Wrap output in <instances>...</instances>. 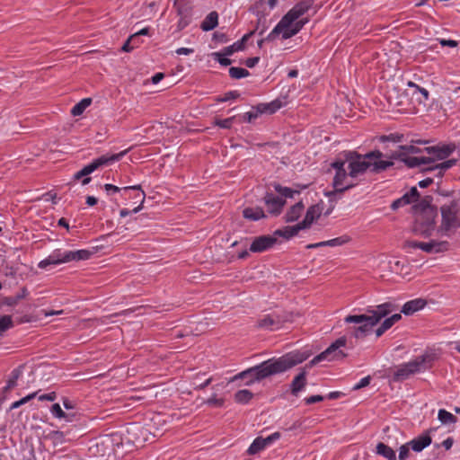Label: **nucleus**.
<instances>
[{"instance_id":"obj_1","label":"nucleus","mask_w":460,"mask_h":460,"mask_svg":"<svg viewBox=\"0 0 460 460\" xmlns=\"http://www.w3.org/2000/svg\"><path fill=\"white\" fill-rule=\"evenodd\" d=\"M308 357L309 355L306 352L291 351L278 358H271L263 361L260 365L242 371L230 378L228 383H233L236 380L249 377V380L245 382V385H251L253 383L270 376L285 372L291 367L304 362L308 358Z\"/></svg>"},{"instance_id":"obj_2","label":"nucleus","mask_w":460,"mask_h":460,"mask_svg":"<svg viewBox=\"0 0 460 460\" xmlns=\"http://www.w3.org/2000/svg\"><path fill=\"white\" fill-rule=\"evenodd\" d=\"M313 4V0H303L296 3L282 16L266 38L259 41V45L261 46L264 40L272 42L278 40H288L296 36L309 22L303 16L312 8Z\"/></svg>"},{"instance_id":"obj_3","label":"nucleus","mask_w":460,"mask_h":460,"mask_svg":"<svg viewBox=\"0 0 460 460\" xmlns=\"http://www.w3.org/2000/svg\"><path fill=\"white\" fill-rule=\"evenodd\" d=\"M394 310L391 303H384L376 306H368L364 314H349L345 317L346 323H355L358 327H354L351 331L353 336L357 339L364 337L368 333L372 327L376 325L381 319L386 317Z\"/></svg>"},{"instance_id":"obj_4","label":"nucleus","mask_w":460,"mask_h":460,"mask_svg":"<svg viewBox=\"0 0 460 460\" xmlns=\"http://www.w3.org/2000/svg\"><path fill=\"white\" fill-rule=\"evenodd\" d=\"M441 221L437 228L439 236L450 237L460 228L459 206L451 201L440 207Z\"/></svg>"},{"instance_id":"obj_5","label":"nucleus","mask_w":460,"mask_h":460,"mask_svg":"<svg viewBox=\"0 0 460 460\" xmlns=\"http://www.w3.org/2000/svg\"><path fill=\"white\" fill-rule=\"evenodd\" d=\"M92 254V252L86 249L76 251L55 249L48 257L39 262L38 267L41 270H46L49 266H57L71 261H86L90 259Z\"/></svg>"},{"instance_id":"obj_6","label":"nucleus","mask_w":460,"mask_h":460,"mask_svg":"<svg viewBox=\"0 0 460 460\" xmlns=\"http://www.w3.org/2000/svg\"><path fill=\"white\" fill-rule=\"evenodd\" d=\"M436 210L430 206H424L415 211L412 232L424 238L432 235L436 229Z\"/></svg>"},{"instance_id":"obj_7","label":"nucleus","mask_w":460,"mask_h":460,"mask_svg":"<svg viewBox=\"0 0 460 460\" xmlns=\"http://www.w3.org/2000/svg\"><path fill=\"white\" fill-rule=\"evenodd\" d=\"M127 150H124L118 154L101 155L93 159L91 163L84 165L80 171L75 172L74 178L75 180L83 179L82 184L86 185L91 181V178L88 177V175L102 166L110 165L115 162L119 161L127 154Z\"/></svg>"},{"instance_id":"obj_8","label":"nucleus","mask_w":460,"mask_h":460,"mask_svg":"<svg viewBox=\"0 0 460 460\" xmlns=\"http://www.w3.org/2000/svg\"><path fill=\"white\" fill-rule=\"evenodd\" d=\"M428 356L422 355L414 359L397 366L393 374V380L399 382L407 379L411 375L423 372L427 369Z\"/></svg>"},{"instance_id":"obj_9","label":"nucleus","mask_w":460,"mask_h":460,"mask_svg":"<svg viewBox=\"0 0 460 460\" xmlns=\"http://www.w3.org/2000/svg\"><path fill=\"white\" fill-rule=\"evenodd\" d=\"M332 168L335 172L332 185L336 191H344L357 185L355 180L350 177L346 164L341 159L332 163Z\"/></svg>"},{"instance_id":"obj_10","label":"nucleus","mask_w":460,"mask_h":460,"mask_svg":"<svg viewBox=\"0 0 460 460\" xmlns=\"http://www.w3.org/2000/svg\"><path fill=\"white\" fill-rule=\"evenodd\" d=\"M347 339L346 337H341L332 342L324 351L314 357L310 365H315L321 361L327 360H340L346 357V353L343 351V348L346 347Z\"/></svg>"},{"instance_id":"obj_11","label":"nucleus","mask_w":460,"mask_h":460,"mask_svg":"<svg viewBox=\"0 0 460 460\" xmlns=\"http://www.w3.org/2000/svg\"><path fill=\"white\" fill-rule=\"evenodd\" d=\"M367 170L374 173H379L394 165L392 160L388 159L379 150H374L364 155Z\"/></svg>"},{"instance_id":"obj_12","label":"nucleus","mask_w":460,"mask_h":460,"mask_svg":"<svg viewBox=\"0 0 460 460\" xmlns=\"http://www.w3.org/2000/svg\"><path fill=\"white\" fill-rule=\"evenodd\" d=\"M347 169H349V175L352 177L356 183L358 178L363 175L367 170V164L364 158V155H358L356 153H349L346 155L344 160Z\"/></svg>"},{"instance_id":"obj_13","label":"nucleus","mask_w":460,"mask_h":460,"mask_svg":"<svg viewBox=\"0 0 460 460\" xmlns=\"http://www.w3.org/2000/svg\"><path fill=\"white\" fill-rule=\"evenodd\" d=\"M429 156H425V160L428 164H436L438 161H443L447 159L454 151L455 146L453 145H438L433 146H428L423 149Z\"/></svg>"},{"instance_id":"obj_14","label":"nucleus","mask_w":460,"mask_h":460,"mask_svg":"<svg viewBox=\"0 0 460 460\" xmlns=\"http://www.w3.org/2000/svg\"><path fill=\"white\" fill-rule=\"evenodd\" d=\"M393 158L399 159L404 163L410 168L419 167L420 165H427L425 156H410L404 152H394L392 155Z\"/></svg>"},{"instance_id":"obj_15","label":"nucleus","mask_w":460,"mask_h":460,"mask_svg":"<svg viewBox=\"0 0 460 460\" xmlns=\"http://www.w3.org/2000/svg\"><path fill=\"white\" fill-rule=\"evenodd\" d=\"M419 199V191L416 187H411L409 191L403 194L401 198L395 199L392 205L391 208L393 210H396L400 208H402L406 205L414 203Z\"/></svg>"},{"instance_id":"obj_16","label":"nucleus","mask_w":460,"mask_h":460,"mask_svg":"<svg viewBox=\"0 0 460 460\" xmlns=\"http://www.w3.org/2000/svg\"><path fill=\"white\" fill-rule=\"evenodd\" d=\"M264 202L270 213L278 215L281 212L286 201L282 197L267 193L264 197Z\"/></svg>"},{"instance_id":"obj_17","label":"nucleus","mask_w":460,"mask_h":460,"mask_svg":"<svg viewBox=\"0 0 460 460\" xmlns=\"http://www.w3.org/2000/svg\"><path fill=\"white\" fill-rule=\"evenodd\" d=\"M276 243V238L269 235H262L255 238L250 246L252 252H261L270 248Z\"/></svg>"},{"instance_id":"obj_18","label":"nucleus","mask_w":460,"mask_h":460,"mask_svg":"<svg viewBox=\"0 0 460 460\" xmlns=\"http://www.w3.org/2000/svg\"><path fill=\"white\" fill-rule=\"evenodd\" d=\"M323 212V207L320 205L310 206L305 213V218L299 222L304 229L309 228L312 224L320 217Z\"/></svg>"},{"instance_id":"obj_19","label":"nucleus","mask_w":460,"mask_h":460,"mask_svg":"<svg viewBox=\"0 0 460 460\" xmlns=\"http://www.w3.org/2000/svg\"><path fill=\"white\" fill-rule=\"evenodd\" d=\"M427 305V301L423 298H415L407 301L402 307L401 312L405 315H411L414 313L422 310Z\"/></svg>"},{"instance_id":"obj_20","label":"nucleus","mask_w":460,"mask_h":460,"mask_svg":"<svg viewBox=\"0 0 460 460\" xmlns=\"http://www.w3.org/2000/svg\"><path fill=\"white\" fill-rule=\"evenodd\" d=\"M431 442L432 440L430 436L428 434H423L413 438L408 443L414 452H421L423 449L428 447L431 444Z\"/></svg>"},{"instance_id":"obj_21","label":"nucleus","mask_w":460,"mask_h":460,"mask_svg":"<svg viewBox=\"0 0 460 460\" xmlns=\"http://www.w3.org/2000/svg\"><path fill=\"white\" fill-rule=\"evenodd\" d=\"M304 230L299 223L295 226H288L281 229H278L274 232V235L283 237L285 239H290L296 235L299 231Z\"/></svg>"},{"instance_id":"obj_22","label":"nucleus","mask_w":460,"mask_h":460,"mask_svg":"<svg viewBox=\"0 0 460 460\" xmlns=\"http://www.w3.org/2000/svg\"><path fill=\"white\" fill-rule=\"evenodd\" d=\"M305 206L302 202H297L294 206H292L285 215L286 222H295L304 213Z\"/></svg>"},{"instance_id":"obj_23","label":"nucleus","mask_w":460,"mask_h":460,"mask_svg":"<svg viewBox=\"0 0 460 460\" xmlns=\"http://www.w3.org/2000/svg\"><path fill=\"white\" fill-rule=\"evenodd\" d=\"M306 385V372L302 371L293 379L290 388L291 393L294 395H296L300 391H302Z\"/></svg>"},{"instance_id":"obj_24","label":"nucleus","mask_w":460,"mask_h":460,"mask_svg":"<svg viewBox=\"0 0 460 460\" xmlns=\"http://www.w3.org/2000/svg\"><path fill=\"white\" fill-rule=\"evenodd\" d=\"M456 164V159H449V160H446L441 163L428 166V167L424 168V170L437 171L438 172L437 174L438 176H442L447 170L455 166Z\"/></svg>"},{"instance_id":"obj_25","label":"nucleus","mask_w":460,"mask_h":460,"mask_svg":"<svg viewBox=\"0 0 460 460\" xmlns=\"http://www.w3.org/2000/svg\"><path fill=\"white\" fill-rule=\"evenodd\" d=\"M218 24V14L217 12L209 13L200 24L204 31H209L215 29Z\"/></svg>"},{"instance_id":"obj_26","label":"nucleus","mask_w":460,"mask_h":460,"mask_svg":"<svg viewBox=\"0 0 460 460\" xmlns=\"http://www.w3.org/2000/svg\"><path fill=\"white\" fill-rule=\"evenodd\" d=\"M46 439L51 442L54 447L61 446L68 441L64 432L52 430L46 435Z\"/></svg>"},{"instance_id":"obj_27","label":"nucleus","mask_w":460,"mask_h":460,"mask_svg":"<svg viewBox=\"0 0 460 460\" xmlns=\"http://www.w3.org/2000/svg\"><path fill=\"white\" fill-rule=\"evenodd\" d=\"M243 215L246 219L258 221L265 217V213L261 208H246L243 211Z\"/></svg>"},{"instance_id":"obj_28","label":"nucleus","mask_w":460,"mask_h":460,"mask_svg":"<svg viewBox=\"0 0 460 460\" xmlns=\"http://www.w3.org/2000/svg\"><path fill=\"white\" fill-rule=\"evenodd\" d=\"M281 107V102L279 100H275L269 103H261L258 105V111L260 113H275Z\"/></svg>"},{"instance_id":"obj_29","label":"nucleus","mask_w":460,"mask_h":460,"mask_svg":"<svg viewBox=\"0 0 460 460\" xmlns=\"http://www.w3.org/2000/svg\"><path fill=\"white\" fill-rule=\"evenodd\" d=\"M376 453L387 460H396L395 452L384 443H378L376 446Z\"/></svg>"},{"instance_id":"obj_30","label":"nucleus","mask_w":460,"mask_h":460,"mask_svg":"<svg viewBox=\"0 0 460 460\" xmlns=\"http://www.w3.org/2000/svg\"><path fill=\"white\" fill-rule=\"evenodd\" d=\"M92 100L90 98L82 99L79 102H77L71 110V114L73 116H80L84 111L91 105Z\"/></svg>"},{"instance_id":"obj_31","label":"nucleus","mask_w":460,"mask_h":460,"mask_svg":"<svg viewBox=\"0 0 460 460\" xmlns=\"http://www.w3.org/2000/svg\"><path fill=\"white\" fill-rule=\"evenodd\" d=\"M267 447L265 446L264 440H262L261 437L256 438L252 443L250 445V447L247 449V453L249 455H255L261 450L265 449Z\"/></svg>"},{"instance_id":"obj_32","label":"nucleus","mask_w":460,"mask_h":460,"mask_svg":"<svg viewBox=\"0 0 460 460\" xmlns=\"http://www.w3.org/2000/svg\"><path fill=\"white\" fill-rule=\"evenodd\" d=\"M247 35H244L241 40H237L234 44L224 49L226 56H231L234 52L241 51L244 49V41L247 40Z\"/></svg>"},{"instance_id":"obj_33","label":"nucleus","mask_w":460,"mask_h":460,"mask_svg":"<svg viewBox=\"0 0 460 460\" xmlns=\"http://www.w3.org/2000/svg\"><path fill=\"white\" fill-rule=\"evenodd\" d=\"M252 398V393L247 389L239 390L234 394V400L238 403L245 404Z\"/></svg>"},{"instance_id":"obj_34","label":"nucleus","mask_w":460,"mask_h":460,"mask_svg":"<svg viewBox=\"0 0 460 460\" xmlns=\"http://www.w3.org/2000/svg\"><path fill=\"white\" fill-rule=\"evenodd\" d=\"M259 326L269 330H275L279 327V323L275 321L273 316L266 315L260 320Z\"/></svg>"},{"instance_id":"obj_35","label":"nucleus","mask_w":460,"mask_h":460,"mask_svg":"<svg viewBox=\"0 0 460 460\" xmlns=\"http://www.w3.org/2000/svg\"><path fill=\"white\" fill-rule=\"evenodd\" d=\"M438 419L443 424L456 423V418L449 411L440 409L438 412Z\"/></svg>"},{"instance_id":"obj_36","label":"nucleus","mask_w":460,"mask_h":460,"mask_svg":"<svg viewBox=\"0 0 460 460\" xmlns=\"http://www.w3.org/2000/svg\"><path fill=\"white\" fill-rule=\"evenodd\" d=\"M405 245L408 248L412 249H420L423 252L431 253V248H430V241L424 243V242H417V241H407Z\"/></svg>"},{"instance_id":"obj_37","label":"nucleus","mask_w":460,"mask_h":460,"mask_svg":"<svg viewBox=\"0 0 460 460\" xmlns=\"http://www.w3.org/2000/svg\"><path fill=\"white\" fill-rule=\"evenodd\" d=\"M449 243L447 241H430L431 252H443L448 250Z\"/></svg>"},{"instance_id":"obj_38","label":"nucleus","mask_w":460,"mask_h":460,"mask_svg":"<svg viewBox=\"0 0 460 460\" xmlns=\"http://www.w3.org/2000/svg\"><path fill=\"white\" fill-rule=\"evenodd\" d=\"M229 75L232 78L241 79V78L247 77L250 75V73L245 68L232 66L229 69Z\"/></svg>"},{"instance_id":"obj_39","label":"nucleus","mask_w":460,"mask_h":460,"mask_svg":"<svg viewBox=\"0 0 460 460\" xmlns=\"http://www.w3.org/2000/svg\"><path fill=\"white\" fill-rule=\"evenodd\" d=\"M274 189L283 199L293 198L295 193H298V191L294 190L291 188L284 187L279 184H275Z\"/></svg>"},{"instance_id":"obj_40","label":"nucleus","mask_w":460,"mask_h":460,"mask_svg":"<svg viewBox=\"0 0 460 460\" xmlns=\"http://www.w3.org/2000/svg\"><path fill=\"white\" fill-rule=\"evenodd\" d=\"M349 240L350 239L348 235H341V236H339V237H336L333 239L324 241V243L330 247H336V246H341V245L349 243Z\"/></svg>"},{"instance_id":"obj_41","label":"nucleus","mask_w":460,"mask_h":460,"mask_svg":"<svg viewBox=\"0 0 460 460\" xmlns=\"http://www.w3.org/2000/svg\"><path fill=\"white\" fill-rule=\"evenodd\" d=\"M122 190H140V192L137 194V197L141 198V204L138 207L135 208L134 209L130 210L131 214L138 213L142 209V204L145 199V192L143 190H141V186L140 185L127 186V187H124Z\"/></svg>"},{"instance_id":"obj_42","label":"nucleus","mask_w":460,"mask_h":460,"mask_svg":"<svg viewBox=\"0 0 460 460\" xmlns=\"http://www.w3.org/2000/svg\"><path fill=\"white\" fill-rule=\"evenodd\" d=\"M204 403L211 407L220 408L224 406L225 400L222 397H217L216 394H213Z\"/></svg>"},{"instance_id":"obj_43","label":"nucleus","mask_w":460,"mask_h":460,"mask_svg":"<svg viewBox=\"0 0 460 460\" xmlns=\"http://www.w3.org/2000/svg\"><path fill=\"white\" fill-rule=\"evenodd\" d=\"M212 57L223 66H226L231 64V60L228 58V56L226 55L225 50H223V52H213Z\"/></svg>"},{"instance_id":"obj_44","label":"nucleus","mask_w":460,"mask_h":460,"mask_svg":"<svg viewBox=\"0 0 460 460\" xmlns=\"http://www.w3.org/2000/svg\"><path fill=\"white\" fill-rule=\"evenodd\" d=\"M394 323H392V320H390L388 317H386L379 327L376 329V336L380 337L383 335L388 329H390Z\"/></svg>"},{"instance_id":"obj_45","label":"nucleus","mask_w":460,"mask_h":460,"mask_svg":"<svg viewBox=\"0 0 460 460\" xmlns=\"http://www.w3.org/2000/svg\"><path fill=\"white\" fill-rule=\"evenodd\" d=\"M13 326V319L10 315L0 316V334Z\"/></svg>"},{"instance_id":"obj_46","label":"nucleus","mask_w":460,"mask_h":460,"mask_svg":"<svg viewBox=\"0 0 460 460\" xmlns=\"http://www.w3.org/2000/svg\"><path fill=\"white\" fill-rule=\"evenodd\" d=\"M422 150L413 145L400 146L396 152H404L406 155L419 154Z\"/></svg>"},{"instance_id":"obj_47","label":"nucleus","mask_w":460,"mask_h":460,"mask_svg":"<svg viewBox=\"0 0 460 460\" xmlns=\"http://www.w3.org/2000/svg\"><path fill=\"white\" fill-rule=\"evenodd\" d=\"M51 414L58 419H63L66 417L61 406L58 403H54L50 408Z\"/></svg>"},{"instance_id":"obj_48","label":"nucleus","mask_w":460,"mask_h":460,"mask_svg":"<svg viewBox=\"0 0 460 460\" xmlns=\"http://www.w3.org/2000/svg\"><path fill=\"white\" fill-rule=\"evenodd\" d=\"M410 445L405 443L399 448L398 460H406L410 454Z\"/></svg>"},{"instance_id":"obj_49","label":"nucleus","mask_w":460,"mask_h":460,"mask_svg":"<svg viewBox=\"0 0 460 460\" xmlns=\"http://www.w3.org/2000/svg\"><path fill=\"white\" fill-rule=\"evenodd\" d=\"M371 377L369 376L361 378L357 384L354 385L353 390H359L367 386L370 384Z\"/></svg>"},{"instance_id":"obj_50","label":"nucleus","mask_w":460,"mask_h":460,"mask_svg":"<svg viewBox=\"0 0 460 460\" xmlns=\"http://www.w3.org/2000/svg\"><path fill=\"white\" fill-rule=\"evenodd\" d=\"M103 189H104L105 192L107 193V195H113V194L120 191V190H121L118 186H115L111 183L104 184Z\"/></svg>"},{"instance_id":"obj_51","label":"nucleus","mask_w":460,"mask_h":460,"mask_svg":"<svg viewBox=\"0 0 460 460\" xmlns=\"http://www.w3.org/2000/svg\"><path fill=\"white\" fill-rule=\"evenodd\" d=\"M323 399H324L323 396L317 394V395H312V396L306 397L305 399V402L306 404H313L315 402H322V401H323Z\"/></svg>"},{"instance_id":"obj_52","label":"nucleus","mask_w":460,"mask_h":460,"mask_svg":"<svg viewBox=\"0 0 460 460\" xmlns=\"http://www.w3.org/2000/svg\"><path fill=\"white\" fill-rule=\"evenodd\" d=\"M37 396H38L39 401H41V402H43V401L53 402L56 399V394L54 392L49 393V394H43L37 395Z\"/></svg>"},{"instance_id":"obj_53","label":"nucleus","mask_w":460,"mask_h":460,"mask_svg":"<svg viewBox=\"0 0 460 460\" xmlns=\"http://www.w3.org/2000/svg\"><path fill=\"white\" fill-rule=\"evenodd\" d=\"M259 114H261V113L257 110L256 111H248V112L244 113L243 117L247 122H252L253 119H255L258 117Z\"/></svg>"},{"instance_id":"obj_54","label":"nucleus","mask_w":460,"mask_h":460,"mask_svg":"<svg viewBox=\"0 0 460 460\" xmlns=\"http://www.w3.org/2000/svg\"><path fill=\"white\" fill-rule=\"evenodd\" d=\"M239 96V93L236 91H231L225 93L224 97L221 99L222 102H227L229 100L235 99Z\"/></svg>"},{"instance_id":"obj_55","label":"nucleus","mask_w":460,"mask_h":460,"mask_svg":"<svg viewBox=\"0 0 460 460\" xmlns=\"http://www.w3.org/2000/svg\"><path fill=\"white\" fill-rule=\"evenodd\" d=\"M190 23V19L188 17L181 16L178 22L177 27L179 30H183Z\"/></svg>"},{"instance_id":"obj_56","label":"nucleus","mask_w":460,"mask_h":460,"mask_svg":"<svg viewBox=\"0 0 460 460\" xmlns=\"http://www.w3.org/2000/svg\"><path fill=\"white\" fill-rule=\"evenodd\" d=\"M260 58L258 57H253V58H247L246 61H245V65L252 68V67H254L258 62H259Z\"/></svg>"},{"instance_id":"obj_57","label":"nucleus","mask_w":460,"mask_h":460,"mask_svg":"<svg viewBox=\"0 0 460 460\" xmlns=\"http://www.w3.org/2000/svg\"><path fill=\"white\" fill-rule=\"evenodd\" d=\"M56 198H57V195L55 193H52V192H48V193H45L43 196H42V199L45 200V201H51L52 203L56 204L57 201H56Z\"/></svg>"},{"instance_id":"obj_58","label":"nucleus","mask_w":460,"mask_h":460,"mask_svg":"<svg viewBox=\"0 0 460 460\" xmlns=\"http://www.w3.org/2000/svg\"><path fill=\"white\" fill-rule=\"evenodd\" d=\"M176 54L177 55H190V54H192L194 52V49H190V48H179L176 49Z\"/></svg>"},{"instance_id":"obj_59","label":"nucleus","mask_w":460,"mask_h":460,"mask_svg":"<svg viewBox=\"0 0 460 460\" xmlns=\"http://www.w3.org/2000/svg\"><path fill=\"white\" fill-rule=\"evenodd\" d=\"M417 92L420 93L423 96V99L425 102L429 100V93L427 89L420 87L419 85L418 88L416 89L415 93H417Z\"/></svg>"},{"instance_id":"obj_60","label":"nucleus","mask_w":460,"mask_h":460,"mask_svg":"<svg viewBox=\"0 0 460 460\" xmlns=\"http://www.w3.org/2000/svg\"><path fill=\"white\" fill-rule=\"evenodd\" d=\"M37 395H38V392H33L31 394H29L28 395L20 399V402H22V404L23 405L26 402H28L29 401L34 399Z\"/></svg>"},{"instance_id":"obj_61","label":"nucleus","mask_w":460,"mask_h":460,"mask_svg":"<svg viewBox=\"0 0 460 460\" xmlns=\"http://www.w3.org/2000/svg\"><path fill=\"white\" fill-rule=\"evenodd\" d=\"M13 377L7 382V385L5 386L6 390L11 389L16 384V379L18 378V374L16 373V371H13Z\"/></svg>"},{"instance_id":"obj_62","label":"nucleus","mask_w":460,"mask_h":460,"mask_svg":"<svg viewBox=\"0 0 460 460\" xmlns=\"http://www.w3.org/2000/svg\"><path fill=\"white\" fill-rule=\"evenodd\" d=\"M231 123H232V119H225L219 120L217 122V125L220 128H228L231 126Z\"/></svg>"},{"instance_id":"obj_63","label":"nucleus","mask_w":460,"mask_h":460,"mask_svg":"<svg viewBox=\"0 0 460 460\" xmlns=\"http://www.w3.org/2000/svg\"><path fill=\"white\" fill-rule=\"evenodd\" d=\"M164 77V75L163 73H156L152 76L151 81L154 84H157L163 80Z\"/></svg>"},{"instance_id":"obj_64","label":"nucleus","mask_w":460,"mask_h":460,"mask_svg":"<svg viewBox=\"0 0 460 460\" xmlns=\"http://www.w3.org/2000/svg\"><path fill=\"white\" fill-rule=\"evenodd\" d=\"M454 444V439L452 438H447L442 442V446L446 450H449Z\"/></svg>"}]
</instances>
